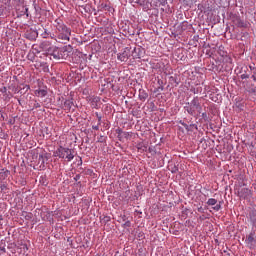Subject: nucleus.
Wrapping results in <instances>:
<instances>
[{"label":"nucleus","instance_id":"nucleus-16","mask_svg":"<svg viewBox=\"0 0 256 256\" xmlns=\"http://www.w3.org/2000/svg\"><path fill=\"white\" fill-rule=\"evenodd\" d=\"M56 49H57V46H50L49 48H48V50H46V53H47V55H53V53L56 51Z\"/></svg>","mask_w":256,"mask_h":256},{"label":"nucleus","instance_id":"nucleus-1","mask_svg":"<svg viewBox=\"0 0 256 256\" xmlns=\"http://www.w3.org/2000/svg\"><path fill=\"white\" fill-rule=\"evenodd\" d=\"M54 27L56 29L55 33L57 35L59 43H66L67 41L71 40V28L65 25L63 19L57 18L54 21Z\"/></svg>","mask_w":256,"mask_h":256},{"label":"nucleus","instance_id":"nucleus-22","mask_svg":"<svg viewBox=\"0 0 256 256\" xmlns=\"http://www.w3.org/2000/svg\"><path fill=\"white\" fill-rule=\"evenodd\" d=\"M249 69H250V71H252V73H255V70H256L255 64L254 65H250Z\"/></svg>","mask_w":256,"mask_h":256},{"label":"nucleus","instance_id":"nucleus-8","mask_svg":"<svg viewBox=\"0 0 256 256\" xmlns=\"http://www.w3.org/2000/svg\"><path fill=\"white\" fill-rule=\"evenodd\" d=\"M233 24L236 25V27H247V22L243 21L238 16L233 18Z\"/></svg>","mask_w":256,"mask_h":256},{"label":"nucleus","instance_id":"nucleus-6","mask_svg":"<svg viewBox=\"0 0 256 256\" xmlns=\"http://www.w3.org/2000/svg\"><path fill=\"white\" fill-rule=\"evenodd\" d=\"M245 243L249 249H255L256 245V239H255V233H250L245 240Z\"/></svg>","mask_w":256,"mask_h":256},{"label":"nucleus","instance_id":"nucleus-11","mask_svg":"<svg viewBox=\"0 0 256 256\" xmlns=\"http://www.w3.org/2000/svg\"><path fill=\"white\" fill-rule=\"evenodd\" d=\"M133 137V132H122V135L118 138L119 141H123V139H131Z\"/></svg>","mask_w":256,"mask_h":256},{"label":"nucleus","instance_id":"nucleus-14","mask_svg":"<svg viewBox=\"0 0 256 256\" xmlns=\"http://www.w3.org/2000/svg\"><path fill=\"white\" fill-rule=\"evenodd\" d=\"M72 107H73V100H66L64 102V109H65V111H71Z\"/></svg>","mask_w":256,"mask_h":256},{"label":"nucleus","instance_id":"nucleus-4","mask_svg":"<svg viewBox=\"0 0 256 256\" xmlns=\"http://www.w3.org/2000/svg\"><path fill=\"white\" fill-rule=\"evenodd\" d=\"M65 53H67V49L56 47V50H54L51 57L56 60L65 59Z\"/></svg>","mask_w":256,"mask_h":256},{"label":"nucleus","instance_id":"nucleus-13","mask_svg":"<svg viewBox=\"0 0 256 256\" xmlns=\"http://www.w3.org/2000/svg\"><path fill=\"white\" fill-rule=\"evenodd\" d=\"M34 93H35L36 97H46L47 90L46 89H38V90H35Z\"/></svg>","mask_w":256,"mask_h":256},{"label":"nucleus","instance_id":"nucleus-21","mask_svg":"<svg viewBox=\"0 0 256 256\" xmlns=\"http://www.w3.org/2000/svg\"><path fill=\"white\" fill-rule=\"evenodd\" d=\"M96 117L98 119V125H101V115H99V113L96 112Z\"/></svg>","mask_w":256,"mask_h":256},{"label":"nucleus","instance_id":"nucleus-5","mask_svg":"<svg viewBox=\"0 0 256 256\" xmlns=\"http://www.w3.org/2000/svg\"><path fill=\"white\" fill-rule=\"evenodd\" d=\"M253 195V192L249 188H241L238 190V197L240 199H250V197Z\"/></svg>","mask_w":256,"mask_h":256},{"label":"nucleus","instance_id":"nucleus-24","mask_svg":"<svg viewBox=\"0 0 256 256\" xmlns=\"http://www.w3.org/2000/svg\"><path fill=\"white\" fill-rule=\"evenodd\" d=\"M51 37V39H54V41H58V43H59V39L57 38V34L55 35V34H53L52 36H50Z\"/></svg>","mask_w":256,"mask_h":256},{"label":"nucleus","instance_id":"nucleus-9","mask_svg":"<svg viewBox=\"0 0 256 256\" xmlns=\"http://www.w3.org/2000/svg\"><path fill=\"white\" fill-rule=\"evenodd\" d=\"M118 61L125 62L129 59V50H124L122 53L117 56Z\"/></svg>","mask_w":256,"mask_h":256},{"label":"nucleus","instance_id":"nucleus-19","mask_svg":"<svg viewBox=\"0 0 256 256\" xmlns=\"http://www.w3.org/2000/svg\"><path fill=\"white\" fill-rule=\"evenodd\" d=\"M42 37H43V39H49V32H47V30H45L44 33H42Z\"/></svg>","mask_w":256,"mask_h":256},{"label":"nucleus","instance_id":"nucleus-15","mask_svg":"<svg viewBox=\"0 0 256 256\" xmlns=\"http://www.w3.org/2000/svg\"><path fill=\"white\" fill-rule=\"evenodd\" d=\"M249 217H250V220L253 223V225H255V223H256V211L250 212Z\"/></svg>","mask_w":256,"mask_h":256},{"label":"nucleus","instance_id":"nucleus-29","mask_svg":"<svg viewBox=\"0 0 256 256\" xmlns=\"http://www.w3.org/2000/svg\"><path fill=\"white\" fill-rule=\"evenodd\" d=\"M24 249H26V250H27V246H24Z\"/></svg>","mask_w":256,"mask_h":256},{"label":"nucleus","instance_id":"nucleus-26","mask_svg":"<svg viewBox=\"0 0 256 256\" xmlns=\"http://www.w3.org/2000/svg\"><path fill=\"white\" fill-rule=\"evenodd\" d=\"M24 13L28 16L29 14H27L28 13V11H29V8H24Z\"/></svg>","mask_w":256,"mask_h":256},{"label":"nucleus","instance_id":"nucleus-30","mask_svg":"<svg viewBox=\"0 0 256 256\" xmlns=\"http://www.w3.org/2000/svg\"><path fill=\"white\" fill-rule=\"evenodd\" d=\"M27 87V89H29V86H26Z\"/></svg>","mask_w":256,"mask_h":256},{"label":"nucleus","instance_id":"nucleus-20","mask_svg":"<svg viewBox=\"0 0 256 256\" xmlns=\"http://www.w3.org/2000/svg\"><path fill=\"white\" fill-rule=\"evenodd\" d=\"M249 74H247V73H244V74H241V76H240V79H249Z\"/></svg>","mask_w":256,"mask_h":256},{"label":"nucleus","instance_id":"nucleus-12","mask_svg":"<svg viewBox=\"0 0 256 256\" xmlns=\"http://www.w3.org/2000/svg\"><path fill=\"white\" fill-rule=\"evenodd\" d=\"M9 170L7 169H2L0 171V181H5L6 177H9Z\"/></svg>","mask_w":256,"mask_h":256},{"label":"nucleus","instance_id":"nucleus-23","mask_svg":"<svg viewBox=\"0 0 256 256\" xmlns=\"http://www.w3.org/2000/svg\"><path fill=\"white\" fill-rule=\"evenodd\" d=\"M99 123H97V125H92V129H94V131H99Z\"/></svg>","mask_w":256,"mask_h":256},{"label":"nucleus","instance_id":"nucleus-18","mask_svg":"<svg viewBox=\"0 0 256 256\" xmlns=\"http://www.w3.org/2000/svg\"><path fill=\"white\" fill-rule=\"evenodd\" d=\"M123 130H121V128L116 129V134L118 135V139L121 137V135L123 134Z\"/></svg>","mask_w":256,"mask_h":256},{"label":"nucleus","instance_id":"nucleus-17","mask_svg":"<svg viewBox=\"0 0 256 256\" xmlns=\"http://www.w3.org/2000/svg\"><path fill=\"white\" fill-rule=\"evenodd\" d=\"M0 93H2V95H4V97H9V94H7V87L3 86L2 88H0Z\"/></svg>","mask_w":256,"mask_h":256},{"label":"nucleus","instance_id":"nucleus-28","mask_svg":"<svg viewBox=\"0 0 256 256\" xmlns=\"http://www.w3.org/2000/svg\"><path fill=\"white\" fill-rule=\"evenodd\" d=\"M15 1H18V3H23V0H15Z\"/></svg>","mask_w":256,"mask_h":256},{"label":"nucleus","instance_id":"nucleus-2","mask_svg":"<svg viewBox=\"0 0 256 256\" xmlns=\"http://www.w3.org/2000/svg\"><path fill=\"white\" fill-rule=\"evenodd\" d=\"M54 157L64 159V161L71 162L75 159V150L67 147L60 146L54 152Z\"/></svg>","mask_w":256,"mask_h":256},{"label":"nucleus","instance_id":"nucleus-10","mask_svg":"<svg viewBox=\"0 0 256 256\" xmlns=\"http://www.w3.org/2000/svg\"><path fill=\"white\" fill-rule=\"evenodd\" d=\"M39 47H40V49H42V51H45V53H46V51L49 50V48L51 47V42L44 41V42L40 43Z\"/></svg>","mask_w":256,"mask_h":256},{"label":"nucleus","instance_id":"nucleus-3","mask_svg":"<svg viewBox=\"0 0 256 256\" xmlns=\"http://www.w3.org/2000/svg\"><path fill=\"white\" fill-rule=\"evenodd\" d=\"M184 109L187 111V113H189V115H200L202 108L199 98H194L191 102L184 106Z\"/></svg>","mask_w":256,"mask_h":256},{"label":"nucleus","instance_id":"nucleus-7","mask_svg":"<svg viewBox=\"0 0 256 256\" xmlns=\"http://www.w3.org/2000/svg\"><path fill=\"white\" fill-rule=\"evenodd\" d=\"M206 204L212 207L214 211H221V203L217 204V199L215 198H209Z\"/></svg>","mask_w":256,"mask_h":256},{"label":"nucleus","instance_id":"nucleus-27","mask_svg":"<svg viewBox=\"0 0 256 256\" xmlns=\"http://www.w3.org/2000/svg\"><path fill=\"white\" fill-rule=\"evenodd\" d=\"M142 151H147V146H143Z\"/></svg>","mask_w":256,"mask_h":256},{"label":"nucleus","instance_id":"nucleus-25","mask_svg":"<svg viewBox=\"0 0 256 256\" xmlns=\"http://www.w3.org/2000/svg\"><path fill=\"white\" fill-rule=\"evenodd\" d=\"M3 221V216L0 215V229H3V224L1 223Z\"/></svg>","mask_w":256,"mask_h":256}]
</instances>
